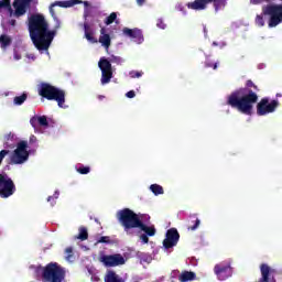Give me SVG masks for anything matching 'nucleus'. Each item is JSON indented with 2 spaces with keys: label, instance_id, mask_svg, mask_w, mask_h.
<instances>
[{
  "label": "nucleus",
  "instance_id": "nucleus-52",
  "mask_svg": "<svg viewBox=\"0 0 282 282\" xmlns=\"http://www.w3.org/2000/svg\"><path fill=\"white\" fill-rule=\"evenodd\" d=\"M204 34L205 36H208V30L206 28H204Z\"/></svg>",
  "mask_w": 282,
  "mask_h": 282
},
{
  "label": "nucleus",
  "instance_id": "nucleus-5",
  "mask_svg": "<svg viewBox=\"0 0 282 282\" xmlns=\"http://www.w3.org/2000/svg\"><path fill=\"white\" fill-rule=\"evenodd\" d=\"M117 219L123 227L124 232H130L133 228H138L142 221L138 214L130 208H123L117 212Z\"/></svg>",
  "mask_w": 282,
  "mask_h": 282
},
{
  "label": "nucleus",
  "instance_id": "nucleus-25",
  "mask_svg": "<svg viewBox=\"0 0 282 282\" xmlns=\"http://www.w3.org/2000/svg\"><path fill=\"white\" fill-rule=\"evenodd\" d=\"M207 3H214L216 12L224 10L226 8V0H207Z\"/></svg>",
  "mask_w": 282,
  "mask_h": 282
},
{
  "label": "nucleus",
  "instance_id": "nucleus-29",
  "mask_svg": "<svg viewBox=\"0 0 282 282\" xmlns=\"http://www.w3.org/2000/svg\"><path fill=\"white\" fill-rule=\"evenodd\" d=\"M10 43H12V40L8 35H1L0 36V45L2 50H6V47L10 46Z\"/></svg>",
  "mask_w": 282,
  "mask_h": 282
},
{
  "label": "nucleus",
  "instance_id": "nucleus-9",
  "mask_svg": "<svg viewBox=\"0 0 282 282\" xmlns=\"http://www.w3.org/2000/svg\"><path fill=\"white\" fill-rule=\"evenodd\" d=\"M30 158L28 152V142L22 141L18 143L17 149L11 154L12 164H25V161Z\"/></svg>",
  "mask_w": 282,
  "mask_h": 282
},
{
  "label": "nucleus",
  "instance_id": "nucleus-23",
  "mask_svg": "<svg viewBox=\"0 0 282 282\" xmlns=\"http://www.w3.org/2000/svg\"><path fill=\"white\" fill-rule=\"evenodd\" d=\"M196 274L193 271H184L178 276L180 282L195 281Z\"/></svg>",
  "mask_w": 282,
  "mask_h": 282
},
{
  "label": "nucleus",
  "instance_id": "nucleus-22",
  "mask_svg": "<svg viewBox=\"0 0 282 282\" xmlns=\"http://www.w3.org/2000/svg\"><path fill=\"white\" fill-rule=\"evenodd\" d=\"M137 228H139L140 230H142L143 232H145V235L148 236V237H155V232H156V230H155V227L154 226H147L144 223H142V220H141V223L139 224V227H137Z\"/></svg>",
  "mask_w": 282,
  "mask_h": 282
},
{
  "label": "nucleus",
  "instance_id": "nucleus-36",
  "mask_svg": "<svg viewBox=\"0 0 282 282\" xmlns=\"http://www.w3.org/2000/svg\"><path fill=\"white\" fill-rule=\"evenodd\" d=\"M156 28H159V30H166V23L164 22V19L159 18L156 20Z\"/></svg>",
  "mask_w": 282,
  "mask_h": 282
},
{
  "label": "nucleus",
  "instance_id": "nucleus-18",
  "mask_svg": "<svg viewBox=\"0 0 282 282\" xmlns=\"http://www.w3.org/2000/svg\"><path fill=\"white\" fill-rule=\"evenodd\" d=\"M186 7L188 8V10H206V8H208V0H194L192 2H187Z\"/></svg>",
  "mask_w": 282,
  "mask_h": 282
},
{
  "label": "nucleus",
  "instance_id": "nucleus-20",
  "mask_svg": "<svg viewBox=\"0 0 282 282\" xmlns=\"http://www.w3.org/2000/svg\"><path fill=\"white\" fill-rule=\"evenodd\" d=\"M0 14H4L6 17H12L14 14L10 0H0Z\"/></svg>",
  "mask_w": 282,
  "mask_h": 282
},
{
  "label": "nucleus",
  "instance_id": "nucleus-24",
  "mask_svg": "<svg viewBox=\"0 0 282 282\" xmlns=\"http://www.w3.org/2000/svg\"><path fill=\"white\" fill-rule=\"evenodd\" d=\"M85 39L88 43H98V40L94 37V33H91V29H89V24H84Z\"/></svg>",
  "mask_w": 282,
  "mask_h": 282
},
{
  "label": "nucleus",
  "instance_id": "nucleus-51",
  "mask_svg": "<svg viewBox=\"0 0 282 282\" xmlns=\"http://www.w3.org/2000/svg\"><path fill=\"white\" fill-rule=\"evenodd\" d=\"M98 100H105V96L104 95H99L98 96Z\"/></svg>",
  "mask_w": 282,
  "mask_h": 282
},
{
  "label": "nucleus",
  "instance_id": "nucleus-14",
  "mask_svg": "<svg viewBox=\"0 0 282 282\" xmlns=\"http://www.w3.org/2000/svg\"><path fill=\"white\" fill-rule=\"evenodd\" d=\"M260 272H261V278L259 282H276V279H274V274L276 273V270L272 269L270 265L262 263L260 265Z\"/></svg>",
  "mask_w": 282,
  "mask_h": 282
},
{
  "label": "nucleus",
  "instance_id": "nucleus-39",
  "mask_svg": "<svg viewBox=\"0 0 282 282\" xmlns=\"http://www.w3.org/2000/svg\"><path fill=\"white\" fill-rule=\"evenodd\" d=\"M213 46L224 50V47H226V42H213Z\"/></svg>",
  "mask_w": 282,
  "mask_h": 282
},
{
  "label": "nucleus",
  "instance_id": "nucleus-44",
  "mask_svg": "<svg viewBox=\"0 0 282 282\" xmlns=\"http://www.w3.org/2000/svg\"><path fill=\"white\" fill-rule=\"evenodd\" d=\"M206 67H213V69H217V63L210 64L208 63V59L206 61Z\"/></svg>",
  "mask_w": 282,
  "mask_h": 282
},
{
  "label": "nucleus",
  "instance_id": "nucleus-11",
  "mask_svg": "<svg viewBox=\"0 0 282 282\" xmlns=\"http://www.w3.org/2000/svg\"><path fill=\"white\" fill-rule=\"evenodd\" d=\"M35 133H45V130L50 127V119L43 115H35L30 120Z\"/></svg>",
  "mask_w": 282,
  "mask_h": 282
},
{
  "label": "nucleus",
  "instance_id": "nucleus-43",
  "mask_svg": "<svg viewBox=\"0 0 282 282\" xmlns=\"http://www.w3.org/2000/svg\"><path fill=\"white\" fill-rule=\"evenodd\" d=\"M52 199H58V192H55L54 196L47 197V202H51Z\"/></svg>",
  "mask_w": 282,
  "mask_h": 282
},
{
  "label": "nucleus",
  "instance_id": "nucleus-12",
  "mask_svg": "<svg viewBox=\"0 0 282 282\" xmlns=\"http://www.w3.org/2000/svg\"><path fill=\"white\" fill-rule=\"evenodd\" d=\"M99 261L104 263L106 268H118V265H124V257L120 253H115L110 256H101Z\"/></svg>",
  "mask_w": 282,
  "mask_h": 282
},
{
  "label": "nucleus",
  "instance_id": "nucleus-1",
  "mask_svg": "<svg viewBox=\"0 0 282 282\" xmlns=\"http://www.w3.org/2000/svg\"><path fill=\"white\" fill-rule=\"evenodd\" d=\"M78 3H83L85 10L89 3L87 1L80 0H66V1H57L50 7L51 17L54 20L55 26L54 30H50V24H47V20L41 13L32 14L29 18V33L32 40V43L39 50V52H46L50 54V45H52V41H54V36H56V30L61 29V20L56 17L54 12V8L58 6L59 8H72Z\"/></svg>",
  "mask_w": 282,
  "mask_h": 282
},
{
  "label": "nucleus",
  "instance_id": "nucleus-34",
  "mask_svg": "<svg viewBox=\"0 0 282 282\" xmlns=\"http://www.w3.org/2000/svg\"><path fill=\"white\" fill-rule=\"evenodd\" d=\"M256 25H258L259 28H263V25H265V20H263V13L256 17Z\"/></svg>",
  "mask_w": 282,
  "mask_h": 282
},
{
  "label": "nucleus",
  "instance_id": "nucleus-46",
  "mask_svg": "<svg viewBox=\"0 0 282 282\" xmlns=\"http://www.w3.org/2000/svg\"><path fill=\"white\" fill-rule=\"evenodd\" d=\"M263 1H268V0H251L250 2L253 3V6H257L259 3H263Z\"/></svg>",
  "mask_w": 282,
  "mask_h": 282
},
{
  "label": "nucleus",
  "instance_id": "nucleus-48",
  "mask_svg": "<svg viewBox=\"0 0 282 282\" xmlns=\"http://www.w3.org/2000/svg\"><path fill=\"white\" fill-rule=\"evenodd\" d=\"M247 87H254V89H257V86H254V84L252 82H247Z\"/></svg>",
  "mask_w": 282,
  "mask_h": 282
},
{
  "label": "nucleus",
  "instance_id": "nucleus-21",
  "mask_svg": "<svg viewBox=\"0 0 282 282\" xmlns=\"http://www.w3.org/2000/svg\"><path fill=\"white\" fill-rule=\"evenodd\" d=\"M105 282H122V278L120 275H118V273H116V271L113 270H109L107 271L105 278H104Z\"/></svg>",
  "mask_w": 282,
  "mask_h": 282
},
{
  "label": "nucleus",
  "instance_id": "nucleus-40",
  "mask_svg": "<svg viewBox=\"0 0 282 282\" xmlns=\"http://www.w3.org/2000/svg\"><path fill=\"white\" fill-rule=\"evenodd\" d=\"M8 150H2L0 151V165H1V162H3V160H6V155H8Z\"/></svg>",
  "mask_w": 282,
  "mask_h": 282
},
{
  "label": "nucleus",
  "instance_id": "nucleus-19",
  "mask_svg": "<svg viewBox=\"0 0 282 282\" xmlns=\"http://www.w3.org/2000/svg\"><path fill=\"white\" fill-rule=\"evenodd\" d=\"M99 43L102 47H105V50H109V47L111 46V36L105 28H101L100 30Z\"/></svg>",
  "mask_w": 282,
  "mask_h": 282
},
{
  "label": "nucleus",
  "instance_id": "nucleus-17",
  "mask_svg": "<svg viewBox=\"0 0 282 282\" xmlns=\"http://www.w3.org/2000/svg\"><path fill=\"white\" fill-rule=\"evenodd\" d=\"M215 274L219 279V281H226L228 276H230L232 270L230 269V265H221L216 264L214 268Z\"/></svg>",
  "mask_w": 282,
  "mask_h": 282
},
{
  "label": "nucleus",
  "instance_id": "nucleus-10",
  "mask_svg": "<svg viewBox=\"0 0 282 282\" xmlns=\"http://www.w3.org/2000/svg\"><path fill=\"white\" fill-rule=\"evenodd\" d=\"M14 193H17L14 181L8 177H0V197L2 199H8V197H12Z\"/></svg>",
  "mask_w": 282,
  "mask_h": 282
},
{
  "label": "nucleus",
  "instance_id": "nucleus-37",
  "mask_svg": "<svg viewBox=\"0 0 282 282\" xmlns=\"http://www.w3.org/2000/svg\"><path fill=\"white\" fill-rule=\"evenodd\" d=\"M143 72L132 70L129 73L130 78H142Z\"/></svg>",
  "mask_w": 282,
  "mask_h": 282
},
{
  "label": "nucleus",
  "instance_id": "nucleus-6",
  "mask_svg": "<svg viewBox=\"0 0 282 282\" xmlns=\"http://www.w3.org/2000/svg\"><path fill=\"white\" fill-rule=\"evenodd\" d=\"M111 63H122V58L112 57L110 61L106 57H101L98 62V67L101 72L100 83L101 85H109L113 78V68Z\"/></svg>",
  "mask_w": 282,
  "mask_h": 282
},
{
  "label": "nucleus",
  "instance_id": "nucleus-30",
  "mask_svg": "<svg viewBox=\"0 0 282 282\" xmlns=\"http://www.w3.org/2000/svg\"><path fill=\"white\" fill-rule=\"evenodd\" d=\"M75 169L77 173H80V175H88V173H90L91 171L89 166H84V165H77Z\"/></svg>",
  "mask_w": 282,
  "mask_h": 282
},
{
  "label": "nucleus",
  "instance_id": "nucleus-7",
  "mask_svg": "<svg viewBox=\"0 0 282 282\" xmlns=\"http://www.w3.org/2000/svg\"><path fill=\"white\" fill-rule=\"evenodd\" d=\"M262 14L269 17V28H276L282 23V3H269L262 8Z\"/></svg>",
  "mask_w": 282,
  "mask_h": 282
},
{
  "label": "nucleus",
  "instance_id": "nucleus-45",
  "mask_svg": "<svg viewBox=\"0 0 282 282\" xmlns=\"http://www.w3.org/2000/svg\"><path fill=\"white\" fill-rule=\"evenodd\" d=\"M126 96H127L128 98H133V97L135 96V91H134V90H130V91H128V93L126 94Z\"/></svg>",
  "mask_w": 282,
  "mask_h": 282
},
{
  "label": "nucleus",
  "instance_id": "nucleus-41",
  "mask_svg": "<svg viewBox=\"0 0 282 282\" xmlns=\"http://www.w3.org/2000/svg\"><path fill=\"white\" fill-rule=\"evenodd\" d=\"M140 239L143 243H149V236L147 234H142Z\"/></svg>",
  "mask_w": 282,
  "mask_h": 282
},
{
  "label": "nucleus",
  "instance_id": "nucleus-28",
  "mask_svg": "<svg viewBox=\"0 0 282 282\" xmlns=\"http://www.w3.org/2000/svg\"><path fill=\"white\" fill-rule=\"evenodd\" d=\"M150 191L154 194V195H164V188L159 185V184H152L150 186Z\"/></svg>",
  "mask_w": 282,
  "mask_h": 282
},
{
  "label": "nucleus",
  "instance_id": "nucleus-31",
  "mask_svg": "<svg viewBox=\"0 0 282 282\" xmlns=\"http://www.w3.org/2000/svg\"><path fill=\"white\" fill-rule=\"evenodd\" d=\"M118 19V13L112 12L111 14H109L106 20H105V24L106 25H111V23H115V21Z\"/></svg>",
  "mask_w": 282,
  "mask_h": 282
},
{
  "label": "nucleus",
  "instance_id": "nucleus-50",
  "mask_svg": "<svg viewBox=\"0 0 282 282\" xmlns=\"http://www.w3.org/2000/svg\"><path fill=\"white\" fill-rule=\"evenodd\" d=\"M31 142H36V137L32 135L30 139Z\"/></svg>",
  "mask_w": 282,
  "mask_h": 282
},
{
  "label": "nucleus",
  "instance_id": "nucleus-4",
  "mask_svg": "<svg viewBox=\"0 0 282 282\" xmlns=\"http://www.w3.org/2000/svg\"><path fill=\"white\" fill-rule=\"evenodd\" d=\"M37 91L42 98L55 100L61 109H67V105H65V90L43 83L39 86Z\"/></svg>",
  "mask_w": 282,
  "mask_h": 282
},
{
  "label": "nucleus",
  "instance_id": "nucleus-35",
  "mask_svg": "<svg viewBox=\"0 0 282 282\" xmlns=\"http://www.w3.org/2000/svg\"><path fill=\"white\" fill-rule=\"evenodd\" d=\"M175 10H177L178 12H182V14H184V17H186V14H188V12L186 11V7H184V4H182L180 2L176 3Z\"/></svg>",
  "mask_w": 282,
  "mask_h": 282
},
{
  "label": "nucleus",
  "instance_id": "nucleus-42",
  "mask_svg": "<svg viewBox=\"0 0 282 282\" xmlns=\"http://www.w3.org/2000/svg\"><path fill=\"white\" fill-rule=\"evenodd\" d=\"M26 58L29 59V63H32V61H36V56L33 53L26 54Z\"/></svg>",
  "mask_w": 282,
  "mask_h": 282
},
{
  "label": "nucleus",
  "instance_id": "nucleus-53",
  "mask_svg": "<svg viewBox=\"0 0 282 282\" xmlns=\"http://www.w3.org/2000/svg\"><path fill=\"white\" fill-rule=\"evenodd\" d=\"M0 177H3V175L0 174Z\"/></svg>",
  "mask_w": 282,
  "mask_h": 282
},
{
  "label": "nucleus",
  "instance_id": "nucleus-8",
  "mask_svg": "<svg viewBox=\"0 0 282 282\" xmlns=\"http://www.w3.org/2000/svg\"><path fill=\"white\" fill-rule=\"evenodd\" d=\"M276 107H279V100L264 97L257 104V115L268 116L270 113H274L276 111Z\"/></svg>",
  "mask_w": 282,
  "mask_h": 282
},
{
  "label": "nucleus",
  "instance_id": "nucleus-33",
  "mask_svg": "<svg viewBox=\"0 0 282 282\" xmlns=\"http://www.w3.org/2000/svg\"><path fill=\"white\" fill-rule=\"evenodd\" d=\"M25 100H28V95L23 94L19 97H15L13 99V102H14V105H23L25 102Z\"/></svg>",
  "mask_w": 282,
  "mask_h": 282
},
{
  "label": "nucleus",
  "instance_id": "nucleus-2",
  "mask_svg": "<svg viewBox=\"0 0 282 282\" xmlns=\"http://www.w3.org/2000/svg\"><path fill=\"white\" fill-rule=\"evenodd\" d=\"M259 100L257 94L248 88H241L234 91L227 98V105L237 109L243 116H252L254 113V104Z\"/></svg>",
  "mask_w": 282,
  "mask_h": 282
},
{
  "label": "nucleus",
  "instance_id": "nucleus-13",
  "mask_svg": "<svg viewBox=\"0 0 282 282\" xmlns=\"http://www.w3.org/2000/svg\"><path fill=\"white\" fill-rule=\"evenodd\" d=\"M180 242V231L175 228H171L165 234V239L163 240V247L165 250H171V248H175Z\"/></svg>",
  "mask_w": 282,
  "mask_h": 282
},
{
  "label": "nucleus",
  "instance_id": "nucleus-47",
  "mask_svg": "<svg viewBox=\"0 0 282 282\" xmlns=\"http://www.w3.org/2000/svg\"><path fill=\"white\" fill-rule=\"evenodd\" d=\"M14 59L15 61H21V55L17 52H14Z\"/></svg>",
  "mask_w": 282,
  "mask_h": 282
},
{
  "label": "nucleus",
  "instance_id": "nucleus-32",
  "mask_svg": "<svg viewBox=\"0 0 282 282\" xmlns=\"http://www.w3.org/2000/svg\"><path fill=\"white\" fill-rule=\"evenodd\" d=\"M65 253H66V261H74V248L68 247L65 249Z\"/></svg>",
  "mask_w": 282,
  "mask_h": 282
},
{
  "label": "nucleus",
  "instance_id": "nucleus-49",
  "mask_svg": "<svg viewBox=\"0 0 282 282\" xmlns=\"http://www.w3.org/2000/svg\"><path fill=\"white\" fill-rule=\"evenodd\" d=\"M147 0H137L138 6H144Z\"/></svg>",
  "mask_w": 282,
  "mask_h": 282
},
{
  "label": "nucleus",
  "instance_id": "nucleus-15",
  "mask_svg": "<svg viewBox=\"0 0 282 282\" xmlns=\"http://www.w3.org/2000/svg\"><path fill=\"white\" fill-rule=\"evenodd\" d=\"M122 32L124 36L131 39L134 43H137V45L144 43V36H142V31H140V29L123 28Z\"/></svg>",
  "mask_w": 282,
  "mask_h": 282
},
{
  "label": "nucleus",
  "instance_id": "nucleus-27",
  "mask_svg": "<svg viewBox=\"0 0 282 282\" xmlns=\"http://www.w3.org/2000/svg\"><path fill=\"white\" fill-rule=\"evenodd\" d=\"M75 239H79L80 241H87L89 239V232L86 227H79V234L75 237Z\"/></svg>",
  "mask_w": 282,
  "mask_h": 282
},
{
  "label": "nucleus",
  "instance_id": "nucleus-16",
  "mask_svg": "<svg viewBox=\"0 0 282 282\" xmlns=\"http://www.w3.org/2000/svg\"><path fill=\"white\" fill-rule=\"evenodd\" d=\"M32 0H15L13 2V8H14V17H23L25 12L28 11V8Z\"/></svg>",
  "mask_w": 282,
  "mask_h": 282
},
{
  "label": "nucleus",
  "instance_id": "nucleus-26",
  "mask_svg": "<svg viewBox=\"0 0 282 282\" xmlns=\"http://www.w3.org/2000/svg\"><path fill=\"white\" fill-rule=\"evenodd\" d=\"M191 219V225L188 227V230H197L199 228V225L202 224V221L199 220V218H197V215L193 214L189 216Z\"/></svg>",
  "mask_w": 282,
  "mask_h": 282
},
{
  "label": "nucleus",
  "instance_id": "nucleus-38",
  "mask_svg": "<svg viewBox=\"0 0 282 282\" xmlns=\"http://www.w3.org/2000/svg\"><path fill=\"white\" fill-rule=\"evenodd\" d=\"M98 243H111V238L109 236H102L97 241Z\"/></svg>",
  "mask_w": 282,
  "mask_h": 282
},
{
  "label": "nucleus",
  "instance_id": "nucleus-3",
  "mask_svg": "<svg viewBox=\"0 0 282 282\" xmlns=\"http://www.w3.org/2000/svg\"><path fill=\"white\" fill-rule=\"evenodd\" d=\"M42 272L43 282H63L65 281V268L57 262H50L45 267H39L37 272Z\"/></svg>",
  "mask_w": 282,
  "mask_h": 282
}]
</instances>
